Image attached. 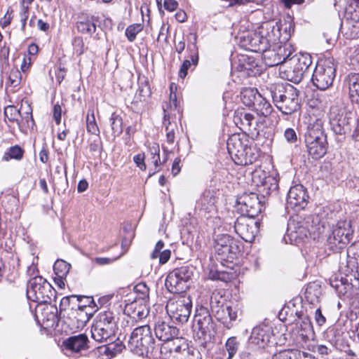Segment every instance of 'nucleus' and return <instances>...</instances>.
Instances as JSON below:
<instances>
[{"instance_id":"41","label":"nucleus","mask_w":359,"mask_h":359,"mask_svg":"<svg viewBox=\"0 0 359 359\" xmlns=\"http://www.w3.org/2000/svg\"><path fill=\"white\" fill-rule=\"evenodd\" d=\"M24 150L18 145L11 147L3 156V160L8 161L11 159L21 160L23 157Z\"/></svg>"},{"instance_id":"6","label":"nucleus","mask_w":359,"mask_h":359,"mask_svg":"<svg viewBox=\"0 0 359 359\" xmlns=\"http://www.w3.org/2000/svg\"><path fill=\"white\" fill-rule=\"evenodd\" d=\"M116 329V322L113 312L111 311L100 312L92 327V337L98 342H103L114 336Z\"/></svg>"},{"instance_id":"14","label":"nucleus","mask_w":359,"mask_h":359,"mask_svg":"<svg viewBox=\"0 0 359 359\" xmlns=\"http://www.w3.org/2000/svg\"><path fill=\"white\" fill-rule=\"evenodd\" d=\"M214 240L215 250L222 259H233L240 252L239 242L229 234H217Z\"/></svg>"},{"instance_id":"23","label":"nucleus","mask_w":359,"mask_h":359,"mask_svg":"<svg viewBox=\"0 0 359 359\" xmlns=\"http://www.w3.org/2000/svg\"><path fill=\"white\" fill-rule=\"evenodd\" d=\"M245 46L254 52H265L269 48L267 40L264 38L259 29L254 32H248L243 36Z\"/></svg>"},{"instance_id":"49","label":"nucleus","mask_w":359,"mask_h":359,"mask_svg":"<svg viewBox=\"0 0 359 359\" xmlns=\"http://www.w3.org/2000/svg\"><path fill=\"white\" fill-rule=\"evenodd\" d=\"M27 110L25 112V116L21 114L20 118V123H22V127L20 129L22 130L25 128L32 127L34 124V119L32 114V109L29 104L27 105Z\"/></svg>"},{"instance_id":"18","label":"nucleus","mask_w":359,"mask_h":359,"mask_svg":"<svg viewBox=\"0 0 359 359\" xmlns=\"http://www.w3.org/2000/svg\"><path fill=\"white\" fill-rule=\"evenodd\" d=\"M354 118L351 113H341L336 114L330 113V123L333 132L339 135H344L351 130V123Z\"/></svg>"},{"instance_id":"3","label":"nucleus","mask_w":359,"mask_h":359,"mask_svg":"<svg viewBox=\"0 0 359 359\" xmlns=\"http://www.w3.org/2000/svg\"><path fill=\"white\" fill-rule=\"evenodd\" d=\"M194 337L201 341V346L206 351L208 343L216 334V325L208 308L196 307L194 318Z\"/></svg>"},{"instance_id":"1","label":"nucleus","mask_w":359,"mask_h":359,"mask_svg":"<svg viewBox=\"0 0 359 359\" xmlns=\"http://www.w3.org/2000/svg\"><path fill=\"white\" fill-rule=\"evenodd\" d=\"M271 97L276 108L283 114L290 115L300 108L299 91L292 85L272 84L269 87Z\"/></svg>"},{"instance_id":"35","label":"nucleus","mask_w":359,"mask_h":359,"mask_svg":"<svg viewBox=\"0 0 359 359\" xmlns=\"http://www.w3.org/2000/svg\"><path fill=\"white\" fill-rule=\"evenodd\" d=\"M164 113L163 124L165 126L166 140L168 144H172L175 140V130L177 129V126L175 123L170 122V116L165 113V110Z\"/></svg>"},{"instance_id":"11","label":"nucleus","mask_w":359,"mask_h":359,"mask_svg":"<svg viewBox=\"0 0 359 359\" xmlns=\"http://www.w3.org/2000/svg\"><path fill=\"white\" fill-rule=\"evenodd\" d=\"M193 268L184 266L170 272L165 279V285L171 293H182L189 287L187 283L193 276Z\"/></svg>"},{"instance_id":"45","label":"nucleus","mask_w":359,"mask_h":359,"mask_svg":"<svg viewBox=\"0 0 359 359\" xmlns=\"http://www.w3.org/2000/svg\"><path fill=\"white\" fill-rule=\"evenodd\" d=\"M239 346L240 342L236 337H231L226 340L225 343V348L228 353L227 359L233 358L237 353Z\"/></svg>"},{"instance_id":"8","label":"nucleus","mask_w":359,"mask_h":359,"mask_svg":"<svg viewBox=\"0 0 359 359\" xmlns=\"http://www.w3.org/2000/svg\"><path fill=\"white\" fill-rule=\"evenodd\" d=\"M55 293L52 285L43 277L36 276L27 283V295L29 299L39 304L48 303Z\"/></svg>"},{"instance_id":"47","label":"nucleus","mask_w":359,"mask_h":359,"mask_svg":"<svg viewBox=\"0 0 359 359\" xmlns=\"http://www.w3.org/2000/svg\"><path fill=\"white\" fill-rule=\"evenodd\" d=\"M111 127L114 136L119 135L123 132V120L122 118L113 113L110 118Z\"/></svg>"},{"instance_id":"64","label":"nucleus","mask_w":359,"mask_h":359,"mask_svg":"<svg viewBox=\"0 0 359 359\" xmlns=\"http://www.w3.org/2000/svg\"><path fill=\"white\" fill-rule=\"evenodd\" d=\"M39 159L43 163H47L48 161V151L45 147L39 152Z\"/></svg>"},{"instance_id":"7","label":"nucleus","mask_w":359,"mask_h":359,"mask_svg":"<svg viewBox=\"0 0 359 359\" xmlns=\"http://www.w3.org/2000/svg\"><path fill=\"white\" fill-rule=\"evenodd\" d=\"M335 76L336 68L334 60L328 57L317 63L311 80L316 88L325 90L332 85Z\"/></svg>"},{"instance_id":"20","label":"nucleus","mask_w":359,"mask_h":359,"mask_svg":"<svg viewBox=\"0 0 359 359\" xmlns=\"http://www.w3.org/2000/svg\"><path fill=\"white\" fill-rule=\"evenodd\" d=\"M36 318H40L45 327H54L57 325V309L50 304H40L36 310Z\"/></svg>"},{"instance_id":"30","label":"nucleus","mask_w":359,"mask_h":359,"mask_svg":"<svg viewBox=\"0 0 359 359\" xmlns=\"http://www.w3.org/2000/svg\"><path fill=\"white\" fill-rule=\"evenodd\" d=\"M98 20V18L94 15L87 17L85 20L77 22L78 30L83 34H88L92 35L96 31L95 22Z\"/></svg>"},{"instance_id":"24","label":"nucleus","mask_w":359,"mask_h":359,"mask_svg":"<svg viewBox=\"0 0 359 359\" xmlns=\"http://www.w3.org/2000/svg\"><path fill=\"white\" fill-rule=\"evenodd\" d=\"M283 25L278 22L268 21L263 22L259 27L261 34L264 35V38L267 40V43H275L277 41H280L281 36L280 30Z\"/></svg>"},{"instance_id":"17","label":"nucleus","mask_w":359,"mask_h":359,"mask_svg":"<svg viewBox=\"0 0 359 359\" xmlns=\"http://www.w3.org/2000/svg\"><path fill=\"white\" fill-rule=\"evenodd\" d=\"M249 140L245 134H233L227 140V149L236 163L238 158H243V154L249 145Z\"/></svg>"},{"instance_id":"54","label":"nucleus","mask_w":359,"mask_h":359,"mask_svg":"<svg viewBox=\"0 0 359 359\" xmlns=\"http://www.w3.org/2000/svg\"><path fill=\"white\" fill-rule=\"evenodd\" d=\"M120 257L121 255L116 257H95L92 259V261L93 262L98 265L104 266L112 264L113 262L116 261Z\"/></svg>"},{"instance_id":"5","label":"nucleus","mask_w":359,"mask_h":359,"mask_svg":"<svg viewBox=\"0 0 359 359\" xmlns=\"http://www.w3.org/2000/svg\"><path fill=\"white\" fill-rule=\"evenodd\" d=\"M210 307L212 315L224 324L226 323L227 319H229L230 321H235L240 311L238 304H226L224 297L217 290L213 291L211 294Z\"/></svg>"},{"instance_id":"62","label":"nucleus","mask_w":359,"mask_h":359,"mask_svg":"<svg viewBox=\"0 0 359 359\" xmlns=\"http://www.w3.org/2000/svg\"><path fill=\"white\" fill-rule=\"evenodd\" d=\"M315 320L318 325H322L325 323V318L322 314L320 309H318L316 310Z\"/></svg>"},{"instance_id":"32","label":"nucleus","mask_w":359,"mask_h":359,"mask_svg":"<svg viewBox=\"0 0 359 359\" xmlns=\"http://www.w3.org/2000/svg\"><path fill=\"white\" fill-rule=\"evenodd\" d=\"M254 109L257 111V114L263 116L264 117L270 115L273 111L271 104L262 97L257 96V101L253 107Z\"/></svg>"},{"instance_id":"53","label":"nucleus","mask_w":359,"mask_h":359,"mask_svg":"<svg viewBox=\"0 0 359 359\" xmlns=\"http://www.w3.org/2000/svg\"><path fill=\"white\" fill-rule=\"evenodd\" d=\"M89 149L93 155L99 154L102 150V142L100 138L97 137L93 140L89 144Z\"/></svg>"},{"instance_id":"16","label":"nucleus","mask_w":359,"mask_h":359,"mask_svg":"<svg viewBox=\"0 0 359 359\" xmlns=\"http://www.w3.org/2000/svg\"><path fill=\"white\" fill-rule=\"evenodd\" d=\"M309 196L306 189L301 184L290 188L287 194V208L295 211L303 210L307 205Z\"/></svg>"},{"instance_id":"39","label":"nucleus","mask_w":359,"mask_h":359,"mask_svg":"<svg viewBox=\"0 0 359 359\" xmlns=\"http://www.w3.org/2000/svg\"><path fill=\"white\" fill-rule=\"evenodd\" d=\"M71 265L62 259H57L53 266V270L55 275L62 281L68 274Z\"/></svg>"},{"instance_id":"40","label":"nucleus","mask_w":359,"mask_h":359,"mask_svg":"<svg viewBox=\"0 0 359 359\" xmlns=\"http://www.w3.org/2000/svg\"><path fill=\"white\" fill-rule=\"evenodd\" d=\"M86 128L88 133L99 137L100 129L96 123L94 111L93 109L88 111L86 116Z\"/></svg>"},{"instance_id":"36","label":"nucleus","mask_w":359,"mask_h":359,"mask_svg":"<svg viewBox=\"0 0 359 359\" xmlns=\"http://www.w3.org/2000/svg\"><path fill=\"white\" fill-rule=\"evenodd\" d=\"M260 95L257 89L247 88L241 93V99L245 105L253 107L257 96Z\"/></svg>"},{"instance_id":"4","label":"nucleus","mask_w":359,"mask_h":359,"mask_svg":"<svg viewBox=\"0 0 359 359\" xmlns=\"http://www.w3.org/2000/svg\"><path fill=\"white\" fill-rule=\"evenodd\" d=\"M155 341L151 330L147 325L136 327L128 341V348L138 355L148 356L154 349Z\"/></svg>"},{"instance_id":"58","label":"nucleus","mask_w":359,"mask_h":359,"mask_svg":"<svg viewBox=\"0 0 359 359\" xmlns=\"http://www.w3.org/2000/svg\"><path fill=\"white\" fill-rule=\"evenodd\" d=\"M159 151L160 149L158 147H153L151 148L152 162L156 166H158L159 164H161Z\"/></svg>"},{"instance_id":"21","label":"nucleus","mask_w":359,"mask_h":359,"mask_svg":"<svg viewBox=\"0 0 359 359\" xmlns=\"http://www.w3.org/2000/svg\"><path fill=\"white\" fill-rule=\"evenodd\" d=\"M263 177L259 172H256L252 174V181L257 187V191L262 194V198H264L265 195H269L271 191H276L278 184V180L272 176H266L262 173Z\"/></svg>"},{"instance_id":"33","label":"nucleus","mask_w":359,"mask_h":359,"mask_svg":"<svg viewBox=\"0 0 359 359\" xmlns=\"http://www.w3.org/2000/svg\"><path fill=\"white\" fill-rule=\"evenodd\" d=\"M76 306V315L75 316V318L77 319L78 327H83L91 318V313H87V310L90 309V305H81L79 303H78Z\"/></svg>"},{"instance_id":"46","label":"nucleus","mask_w":359,"mask_h":359,"mask_svg":"<svg viewBox=\"0 0 359 359\" xmlns=\"http://www.w3.org/2000/svg\"><path fill=\"white\" fill-rule=\"evenodd\" d=\"M349 96L352 102L359 104V81L355 76L350 79Z\"/></svg>"},{"instance_id":"52","label":"nucleus","mask_w":359,"mask_h":359,"mask_svg":"<svg viewBox=\"0 0 359 359\" xmlns=\"http://www.w3.org/2000/svg\"><path fill=\"white\" fill-rule=\"evenodd\" d=\"M295 349H288L280 351L273 355L271 359H294Z\"/></svg>"},{"instance_id":"10","label":"nucleus","mask_w":359,"mask_h":359,"mask_svg":"<svg viewBox=\"0 0 359 359\" xmlns=\"http://www.w3.org/2000/svg\"><path fill=\"white\" fill-rule=\"evenodd\" d=\"M191 309L192 301L188 295H180L170 299L166 305V311L171 320L182 324L188 321Z\"/></svg>"},{"instance_id":"44","label":"nucleus","mask_w":359,"mask_h":359,"mask_svg":"<svg viewBox=\"0 0 359 359\" xmlns=\"http://www.w3.org/2000/svg\"><path fill=\"white\" fill-rule=\"evenodd\" d=\"M4 115L10 121L16 122L19 128L22 126V123H20V109H18L14 106H8L5 108Z\"/></svg>"},{"instance_id":"12","label":"nucleus","mask_w":359,"mask_h":359,"mask_svg":"<svg viewBox=\"0 0 359 359\" xmlns=\"http://www.w3.org/2000/svg\"><path fill=\"white\" fill-rule=\"evenodd\" d=\"M289 67L286 70L287 79L295 83H299L309 67L312 64L309 53L295 54L288 60Z\"/></svg>"},{"instance_id":"55","label":"nucleus","mask_w":359,"mask_h":359,"mask_svg":"<svg viewBox=\"0 0 359 359\" xmlns=\"http://www.w3.org/2000/svg\"><path fill=\"white\" fill-rule=\"evenodd\" d=\"M144 158H145V156H144V153L138 154L133 157V161H134L135 163L141 170H146V164L144 163Z\"/></svg>"},{"instance_id":"9","label":"nucleus","mask_w":359,"mask_h":359,"mask_svg":"<svg viewBox=\"0 0 359 359\" xmlns=\"http://www.w3.org/2000/svg\"><path fill=\"white\" fill-rule=\"evenodd\" d=\"M353 229L351 221L343 220L333 225L332 233L327 237L329 248L334 252L344 249L352 240Z\"/></svg>"},{"instance_id":"19","label":"nucleus","mask_w":359,"mask_h":359,"mask_svg":"<svg viewBox=\"0 0 359 359\" xmlns=\"http://www.w3.org/2000/svg\"><path fill=\"white\" fill-rule=\"evenodd\" d=\"M272 335L270 327L265 325L256 326L252 330L248 343L257 348H264L270 343Z\"/></svg>"},{"instance_id":"15","label":"nucleus","mask_w":359,"mask_h":359,"mask_svg":"<svg viewBox=\"0 0 359 359\" xmlns=\"http://www.w3.org/2000/svg\"><path fill=\"white\" fill-rule=\"evenodd\" d=\"M234 231L245 241L252 243L258 232L257 223L245 216L239 217L234 222Z\"/></svg>"},{"instance_id":"26","label":"nucleus","mask_w":359,"mask_h":359,"mask_svg":"<svg viewBox=\"0 0 359 359\" xmlns=\"http://www.w3.org/2000/svg\"><path fill=\"white\" fill-rule=\"evenodd\" d=\"M190 34L193 36L194 43L191 46H188L187 48L188 50L190 52V60H185L180 69L179 76L182 79L187 75L188 69L191 67V64L196 66L198 62V50L196 45L197 35L196 34Z\"/></svg>"},{"instance_id":"27","label":"nucleus","mask_w":359,"mask_h":359,"mask_svg":"<svg viewBox=\"0 0 359 359\" xmlns=\"http://www.w3.org/2000/svg\"><path fill=\"white\" fill-rule=\"evenodd\" d=\"M88 337L84 334H80L69 337L64 342V345L67 349L78 353L88 348Z\"/></svg>"},{"instance_id":"34","label":"nucleus","mask_w":359,"mask_h":359,"mask_svg":"<svg viewBox=\"0 0 359 359\" xmlns=\"http://www.w3.org/2000/svg\"><path fill=\"white\" fill-rule=\"evenodd\" d=\"M217 202L213 193L210 190L203 192L199 200V205L205 211L210 212L215 207Z\"/></svg>"},{"instance_id":"31","label":"nucleus","mask_w":359,"mask_h":359,"mask_svg":"<svg viewBox=\"0 0 359 359\" xmlns=\"http://www.w3.org/2000/svg\"><path fill=\"white\" fill-rule=\"evenodd\" d=\"M259 157V154L255 148L251 147L250 145L247 147L245 151L243 154V158H238L236 164L240 165H247L255 163Z\"/></svg>"},{"instance_id":"48","label":"nucleus","mask_w":359,"mask_h":359,"mask_svg":"<svg viewBox=\"0 0 359 359\" xmlns=\"http://www.w3.org/2000/svg\"><path fill=\"white\" fill-rule=\"evenodd\" d=\"M134 291L137 294V299L143 302L149 299V289L144 283H139L134 287Z\"/></svg>"},{"instance_id":"2","label":"nucleus","mask_w":359,"mask_h":359,"mask_svg":"<svg viewBox=\"0 0 359 359\" xmlns=\"http://www.w3.org/2000/svg\"><path fill=\"white\" fill-rule=\"evenodd\" d=\"M304 142L309 156L313 158H320L326 154L327 137L321 118H310L304 134Z\"/></svg>"},{"instance_id":"29","label":"nucleus","mask_w":359,"mask_h":359,"mask_svg":"<svg viewBox=\"0 0 359 359\" xmlns=\"http://www.w3.org/2000/svg\"><path fill=\"white\" fill-rule=\"evenodd\" d=\"M255 117L250 113L244 111H236L233 117L234 123L241 129H248L253 126Z\"/></svg>"},{"instance_id":"63","label":"nucleus","mask_w":359,"mask_h":359,"mask_svg":"<svg viewBox=\"0 0 359 359\" xmlns=\"http://www.w3.org/2000/svg\"><path fill=\"white\" fill-rule=\"evenodd\" d=\"M86 299V304H90V309L89 310H87V313H91V317L93 316V312H95L97 307L92 297H85Z\"/></svg>"},{"instance_id":"43","label":"nucleus","mask_w":359,"mask_h":359,"mask_svg":"<svg viewBox=\"0 0 359 359\" xmlns=\"http://www.w3.org/2000/svg\"><path fill=\"white\" fill-rule=\"evenodd\" d=\"M210 342L207 346V349L204 351V348L200 345V350L194 348H183L184 359H202V353L206 354L209 349Z\"/></svg>"},{"instance_id":"61","label":"nucleus","mask_w":359,"mask_h":359,"mask_svg":"<svg viewBox=\"0 0 359 359\" xmlns=\"http://www.w3.org/2000/svg\"><path fill=\"white\" fill-rule=\"evenodd\" d=\"M294 354L295 355L294 359H315V358L311 356L310 354L297 349H295Z\"/></svg>"},{"instance_id":"51","label":"nucleus","mask_w":359,"mask_h":359,"mask_svg":"<svg viewBox=\"0 0 359 359\" xmlns=\"http://www.w3.org/2000/svg\"><path fill=\"white\" fill-rule=\"evenodd\" d=\"M21 81V73L17 69H12L9 72L8 83L12 86H17Z\"/></svg>"},{"instance_id":"42","label":"nucleus","mask_w":359,"mask_h":359,"mask_svg":"<svg viewBox=\"0 0 359 359\" xmlns=\"http://www.w3.org/2000/svg\"><path fill=\"white\" fill-rule=\"evenodd\" d=\"M83 297L76 295H70L64 297L60 304V310H66L68 308L71 309H75V306L80 303Z\"/></svg>"},{"instance_id":"50","label":"nucleus","mask_w":359,"mask_h":359,"mask_svg":"<svg viewBox=\"0 0 359 359\" xmlns=\"http://www.w3.org/2000/svg\"><path fill=\"white\" fill-rule=\"evenodd\" d=\"M143 29L142 24H133L129 25L126 29V36L128 41L133 42L136 39V36Z\"/></svg>"},{"instance_id":"56","label":"nucleus","mask_w":359,"mask_h":359,"mask_svg":"<svg viewBox=\"0 0 359 359\" xmlns=\"http://www.w3.org/2000/svg\"><path fill=\"white\" fill-rule=\"evenodd\" d=\"M284 137L288 142L294 143L297 140V135L293 128H287L284 133Z\"/></svg>"},{"instance_id":"57","label":"nucleus","mask_w":359,"mask_h":359,"mask_svg":"<svg viewBox=\"0 0 359 359\" xmlns=\"http://www.w3.org/2000/svg\"><path fill=\"white\" fill-rule=\"evenodd\" d=\"M62 107L59 104H55L53 107V118L56 124L59 125L61 122Z\"/></svg>"},{"instance_id":"59","label":"nucleus","mask_w":359,"mask_h":359,"mask_svg":"<svg viewBox=\"0 0 359 359\" xmlns=\"http://www.w3.org/2000/svg\"><path fill=\"white\" fill-rule=\"evenodd\" d=\"M163 6L165 10L172 12L176 10L178 3L175 0H164Z\"/></svg>"},{"instance_id":"28","label":"nucleus","mask_w":359,"mask_h":359,"mask_svg":"<svg viewBox=\"0 0 359 359\" xmlns=\"http://www.w3.org/2000/svg\"><path fill=\"white\" fill-rule=\"evenodd\" d=\"M125 311L128 315L134 320H141L146 318L149 313V309L146 306L145 302L138 304L136 300L126 307Z\"/></svg>"},{"instance_id":"37","label":"nucleus","mask_w":359,"mask_h":359,"mask_svg":"<svg viewBox=\"0 0 359 359\" xmlns=\"http://www.w3.org/2000/svg\"><path fill=\"white\" fill-rule=\"evenodd\" d=\"M345 14L347 18L357 22L359 21V0H350L346 7Z\"/></svg>"},{"instance_id":"25","label":"nucleus","mask_w":359,"mask_h":359,"mask_svg":"<svg viewBox=\"0 0 359 359\" xmlns=\"http://www.w3.org/2000/svg\"><path fill=\"white\" fill-rule=\"evenodd\" d=\"M320 227H323L320 218L318 215H311L307 217L305 220L299 225L296 231V233L303 234L307 237L308 234L315 233L316 231L320 232Z\"/></svg>"},{"instance_id":"13","label":"nucleus","mask_w":359,"mask_h":359,"mask_svg":"<svg viewBox=\"0 0 359 359\" xmlns=\"http://www.w3.org/2000/svg\"><path fill=\"white\" fill-rule=\"evenodd\" d=\"M237 208L241 216L254 218L260 214L264 208V201L254 192H245L236 200Z\"/></svg>"},{"instance_id":"60","label":"nucleus","mask_w":359,"mask_h":359,"mask_svg":"<svg viewBox=\"0 0 359 359\" xmlns=\"http://www.w3.org/2000/svg\"><path fill=\"white\" fill-rule=\"evenodd\" d=\"M171 255V252L170 250H163L160 253L159 262L161 264H165L170 259Z\"/></svg>"},{"instance_id":"38","label":"nucleus","mask_w":359,"mask_h":359,"mask_svg":"<svg viewBox=\"0 0 359 359\" xmlns=\"http://www.w3.org/2000/svg\"><path fill=\"white\" fill-rule=\"evenodd\" d=\"M291 54L292 51L290 46L285 44L284 46H280L277 53H274L275 55L278 56L277 60H275L274 63L271 64L270 65L274 66L283 62L287 63Z\"/></svg>"},{"instance_id":"22","label":"nucleus","mask_w":359,"mask_h":359,"mask_svg":"<svg viewBox=\"0 0 359 359\" xmlns=\"http://www.w3.org/2000/svg\"><path fill=\"white\" fill-rule=\"evenodd\" d=\"M154 332L156 337L160 341L164 342H169L174 339L180 341L177 337L179 334L178 328L170 323L163 320L157 321L155 325Z\"/></svg>"}]
</instances>
